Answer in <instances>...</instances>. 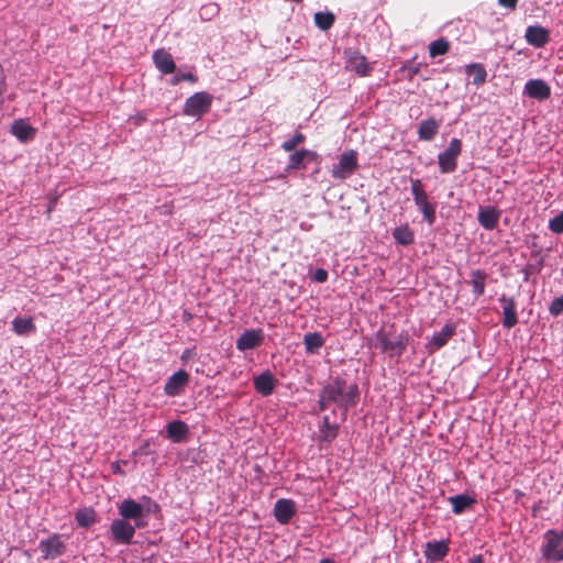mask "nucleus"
<instances>
[{
    "label": "nucleus",
    "mask_w": 563,
    "mask_h": 563,
    "mask_svg": "<svg viewBox=\"0 0 563 563\" xmlns=\"http://www.w3.org/2000/svg\"><path fill=\"white\" fill-rule=\"evenodd\" d=\"M410 185L415 205L421 211L428 224L432 225L435 221V205L429 201V196L420 179L410 178Z\"/></svg>",
    "instance_id": "2"
},
{
    "label": "nucleus",
    "mask_w": 563,
    "mask_h": 563,
    "mask_svg": "<svg viewBox=\"0 0 563 563\" xmlns=\"http://www.w3.org/2000/svg\"><path fill=\"white\" fill-rule=\"evenodd\" d=\"M450 49V43L448 40L441 37L430 43L429 55L434 58L440 55H444Z\"/></svg>",
    "instance_id": "36"
},
{
    "label": "nucleus",
    "mask_w": 563,
    "mask_h": 563,
    "mask_svg": "<svg viewBox=\"0 0 563 563\" xmlns=\"http://www.w3.org/2000/svg\"><path fill=\"white\" fill-rule=\"evenodd\" d=\"M441 122L434 118H429L420 122L418 128V137L421 141H432L439 132Z\"/></svg>",
    "instance_id": "22"
},
{
    "label": "nucleus",
    "mask_w": 563,
    "mask_h": 563,
    "mask_svg": "<svg viewBox=\"0 0 563 563\" xmlns=\"http://www.w3.org/2000/svg\"><path fill=\"white\" fill-rule=\"evenodd\" d=\"M277 380L271 372H264L254 379V387L262 396H269L276 387Z\"/></svg>",
    "instance_id": "23"
},
{
    "label": "nucleus",
    "mask_w": 563,
    "mask_h": 563,
    "mask_svg": "<svg viewBox=\"0 0 563 563\" xmlns=\"http://www.w3.org/2000/svg\"><path fill=\"white\" fill-rule=\"evenodd\" d=\"M549 312L553 316V317H558L560 316L561 313H563V295L560 296V297H556L552 300L550 307H549Z\"/></svg>",
    "instance_id": "39"
},
{
    "label": "nucleus",
    "mask_w": 563,
    "mask_h": 563,
    "mask_svg": "<svg viewBox=\"0 0 563 563\" xmlns=\"http://www.w3.org/2000/svg\"><path fill=\"white\" fill-rule=\"evenodd\" d=\"M470 563H484V558L482 554L473 555L470 560Z\"/></svg>",
    "instance_id": "43"
},
{
    "label": "nucleus",
    "mask_w": 563,
    "mask_h": 563,
    "mask_svg": "<svg viewBox=\"0 0 563 563\" xmlns=\"http://www.w3.org/2000/svg\"><path fill=\"white\" fill-rule=\"evenodd\" d=\"M318 158V154L310 150H299L290 154L287 170L306 168L305 162H313Z\"/></svg>",
    "instance_id": "20"
},
{
    "label": "nucleus",
    "mask_w": 563,
    "mask_h": 563,
    "mask_svg": "<svg viewBox=\"0 0 563 563\" xmlns=\"http://www.w3.org/2000/svg\"><path fill=\"white\" fill-rule=\"evenodd\" d=\"M449 503L452 505V511L455 515H461L467 508H471L476 503V499L467 494H460L449 497Z\"/></svg>",
    "instance_id": "27"
},
{
    "label": "nucleus",
    "mask_w": 563,
    "mask_h": 563,
    "mask_svg": "<svg viewBox=\"0 0 563 563\" xmlns=\"http://www.w3.org/2000/svg\"><path fill=\"white\" fill-rule=\"evenodd\" d=\"M526 40L530 45L541 48L549 43L550 34L543 26L531 25L526 30Z\"/></svg>",
    "instance_id": "17"
},
{
    "label": "nucleus",
    "mask_w": 563,
    "mask_h": 563,
    "mask_svg": "<svg viewBox=\"0 0 563 563\" xmlns=\"http://www.w3.org/2000/svg\"><path fill=\"white\" fill-rule=\"evenodd\" d=\"M274 517L280 525H287L297 514L296 503L292 499L280 498L274 505Z\"/></svg>",
    "instance_id": "11"
},
{
    "label": "nucleus",
    "mask_w": 563,
    "mask_h": 563,
    "mask_svg": "<svg viewBox=\"0 0 563 563\" xmlns=\"http://www.w3.org/2000/svg\"><path fill=\"white\" fill-rule=\"evenodd\" d=\"M35 329H36L35 324L31 317H29V318L16 317L12 321V330L18 335H26L31 332H34Z\"/></svg>",
    "instance_id": "31"
},
{
    "label": "nucleus",
    "mask_w": 563,
    "mask_h": 563,
    "mask_svg": "<svg viewBox=\"0 0 563 563\" xmlns=\"http://www.w3.org/2000/svg\"><path fill=\"white\" fill-rule=\"evenodd\" d=\"M153 62L156 68L164 75L172 74L176 69L172 54L163 48L154 52Z\"/></svg>",
    "instance_id": "19"
},
{
    "label": "nucleus",
    "mask_w": 563,
    "mask_h": 563,
    "mask_svg": "<svg viewBox=\"0 0 563 563\" xmlns=\"http://www.w3.org/2000/svg\"><path fill=\"white\" fill-rule=\"evenodd\" d=\"M328 279V272L323 268H318L314 272V280L318 283H324Z\"/></svg>",
    "instance_id": "41"
},
{
    "label": "nucleus",
    "mask_w": 563,
    "mask_h": 563,
    "mask_svg": "<svg viewBox=\"0 0 563 563\" xmlns=\"http://www.w3.org/2000/svg\"><path fill=\"white\" fill-rule=\"evenodd\" d=\"M462 153V141L454 137L450 141L448 147L439 153L438 165L442 174H451L456 170L457 158Z\"/></svg>",
    "instance_id": "3"
},
{
    "label": "nucleus",
    "mask_w": 563,
    "mask_h": 563,
    "mask_svg": "<svg viewBox=\"0 0 563 563\" xmlns=\"http://www.w3.org/2000/svg\"><path fill=\"white\" fill-rule=\"evenodd\" d=\"M331 426H333V423L330 422V418L328 416H324L320 428H329Z\"/></svg>",
    "instance_id": "44"
},
{
    "label": "nucleus",
    "mask_w": 563,
    "mask_h": 563,
    "mask_svg": "<svg viewBox=\"0 0 563 563\" xmlns=\"http://www.w3.org/2000/svg\"><path fill=\"white\" fill-rule=\"evenodd\" d=\"M465 71L468 76H473V84L481 86L486 81L487 71L482 64H470L465 67Z\"/></svg>",
    "instance_id": "32"
},
{
    "label": "nucleus",
    "mask_w": 563,
    "mask_h": 563,
    "mask_svg": "<svg viewBox=\"0 0 563 563\" xmlns=\"http://www.w3.org/2000/svg\"><path fill=\"white\" fill-rule=\"evenodd\" d=\"M212 101V95L206 91L196 92L185 101L183 112L188 117L200 118L210 110Z\"/></svg>",
    "instance_id": "5"
},
{
    "label": "nucleus",
    "mask_w": 563,
    "mask_h": 563,
    "mask_svg": "<svg viewBox=\"0 0 563 563\" xmlns=\"http://www.w3.org/2000/svg\"><path fill=\"white\" fill-rule=\"evenodd\" d=\"M77 523L82 528H89L97 521L96 511L92 508L78 510L75 515Z\"/></svg>",
    "instance_id": "34"
},
{
    "label": "nucleus",
    "mask_w": 563,
    "mask_h": 563,
    "mask_svg": "<svg viewBox=\"0 0 563 563\" xmlns=\"http://www.w3.org/2000/svg\"><path fill=\"white\" fill-rule=\"evenodd\" d=\"M167 437L175 443L181 442L188 434V426L181 420H174L166 426Z\"/></svg>",
    "instance_id": "26"
},
{
    "label": "nucleus",
    "mask_w": 563,
    "mask_h": 563,
    "mask_svg": "<svg viewBox=\"0 0 563 563\" xmlns=\"http://www.w3.org/2000/svg\"><path fill=\"white\" fill-rule=\"evenodd\" d=\"M376 338L383 352H391L401 355L407 347V336L401 334L391 339L386 332L378 331Z\"/></svg>",
    "instance_id": "10"
},
{
    "label": "nucleus",
    "mask_w": 563,
    "mask_h": 563,
    "mask_svg": "<svg viewBox=\"0 0 563 563\" xmlns=\"http://www.w3.org/2000/svg\"><path fill=\"white\" fill-rule=\"evenodd\" d=\"M549 229L555 234H563V210L558 216L550 219Z\"/></svg>",
    "instance_id": "38"
},
{
    "label": "nucleus",
    "mask_w": 563,
    "mask_h": 563,
    "mask_svg": "<svg viewBox=\"0 0 563 563\" xmlns=\"http://www.w3.org/2000/svg\"><path fill=\"white\" fill-rule=\"evenodd\" d=\"M498 4L514 11L517 8L518 0H498Z\"/></svg>",
    "instance_id": "42"
},
{
    "label": "nucleus",
    "mask_w": 563,
    "mask_h": 563,
    "mask_svg": "<svg viewBox=\"0 0 563 563\" xmlns=\"http://www.w3.org/2000/svg\"><path fill=\"white\" fill-rule=\"evenodd\" d=\"M303 345L307 353H317L324 344V339L319 332H309L303 336Z\"/></svg>",
    "instance_id": "29"
},
{
    "label": "nucleus",
    "mask_w": 563,
    "mask_h": 563,
    "mask_svg": "<svg viewBox=\"0 0 563 563\" xmlns=\"http://www.w3.org/2000/svg\"><path fill=\"white\" fill-rule=\"evenodd\" d=\"M487 275L481 269L472 271L470 284L472 285V291L475 296L479 297L485 291Z\"/></svg>",
    "instance_id": "30"
},
{
    "label": "nucleus",
    "mask_w": 563,
    "mask_h": 563,
    "mask_svg": "<svg viewBox=\"0 0 563 563\" xmlns=\"http://www.w3.org/2000/svg\"><path fill=\"white\" fill-rule=\"evenodd\" d=\"M525 93L536 100H547L551 96L550 86L542 79H530L525 85Z\"/></svg>",
    "instance_id": "14"
},
{
    "label": "nucleus",
    "mask_w": 563,
    "mask_h": 563,
    "mask_svg": "<svg viewBox=\"0 0 563 563\" xmlns=\"http://www.w3.org/2000/svg\"><path fill=\"white\" fill-rule=\"evenodd\" d=\"M183 80H188L190 82H196L197 81V76L194 75L192 73H184V74H177L175 75L172 79H170V84L173 86H176L178 85L180 81Z\"/></svg>",
    "instance_id": "40"
},
{
    "label": "nucleus",
    "mask_w": 563,
    "mask_h": 563,
    "mask_svg": "<svg viewBox=\"0 0 563 563\" xmlns=\"http://www.w3.org/2000/svg\"><path fill=\"white\" fill-rule=\"evenodd\" d=\"M357 167V154L355 151L350 150L341 154L338 164L333 165L331 169V175L335 179L344 180L349 178Z\"/></svg>",
    "instance_id": "6"
},
{
    "label": "nucleus",
    "mask_w": 563,
    "mask_h": 563,
    "mask_svg": "<svg viewBox=\"0 0 563 563\" xmlns=\"http://www.w3.org/2000/svg\"><path fill=\"white\" fill-rule=\"evenodd\" d=\"M338 433H339V424L338 423H333V426H331L329 428H320L319 429V438H318L320 448L330 445L338 437Z\"/></svg>",
    "instance_id": "33"
},
{
    "label": "nucleus",
    "mask_w": 563,
    "mask_h": 563,
    "mask_svg": "<svg viewBox=\"0 0 563 563\" xmlns=\"http://www.w3.org/2000/svg\"><path fill=\"white\" fill-rule=\"evenodd\" d=\"M503 308V327L511 329L518 323L517 302L512 297L503 295L499 299Z\"/></svg>",
    "instance_id": "13"
},
{
    "label": "nucleus",
    "mask_w": 563,
    "mask_h": 563,
    "mask_svg": "<svg viewBox=\"0 0 563 563\" xmlns=\"http://www.w3.org/2000/svg\"><path fill=\"white\" fill-rule=\"evenodd\" d=\"M313 20H314L316 25L320 30L328 31L334 24L335 15L329 11H327V12L319 11V12L314 13Z\"/></svg>",
    "instance_id": "35"
},
{
    "label": "nucleus",
    "mask_w": 563,
    "mask_h": 563,
    "mask_svg": "<svg viewBox=\"0 0 563 563\" xmlns=\"http://www.w3.org/2000/svg\"><path fill=\"white\" fill-rule=\"evenodd\" d=\"M264 342V332L262 329L245 330L236 340L239 351H247L258 347Z\"/></svg>",
    "instance_id": "12"
},
{
    "label": "nucleus",
    "mask_w": 563,
    "mask_h": 563,
    "mask_svg": "<svg viewBox=\"0 0 563 563\" xmlns=\"http://www.w3.org/2000/svg\"><path fill=\"white\" fill-rule=\"evenodd\" d=\"M500 218V211L497 210L495 207H482L479 208L477 220L478 223L485 229V230H494L497 228L498 222Z\"/></svg>",
    "instance_id": "18"
},
{
    "label": "nucleus",
    "mask_w": 563,
    "mask_h": 563,
    "mask_svg": "<svg viewBox=\"0 0 563 563\" xmlns=\"http://www.w3.org/2000/svg\"><path fill=\"white\" fill-rule=\"evenodd\" d=\"M544 542L541 547V554L547 561L562 562L560 545L563 542V530L550 529L543 534Z\"/></svg>",
    "instance_id": "4"
},
{
    "label": "nucleus",
    "mask_w": 563,
    "mask_h": 563,
    "mask_svg": "<svg viewBox=\"0 0 563 563\" xmlns=\"http://www.w3.org/2000/svg\"><path fill=\"white\" fill-rule=\"evenodd\" d=\"M11 133L21 142H27L35 136V129L23 120H16L11 125Z\"/></svg>",
    "instance_id": "24"
},
{
    "label": "nucleus",
    "mask_w": 563,
    "mask_h": 563,
    "mask_svg": "<svg viewBox=\"0 0 563 563\" xmlns=\"http://www.w3.org/2000/svg\"><path fill=\"white\" fill-rule=\"evenodd\" d=\"M188 383L189 374L184 369H179L167 379L164 391L168 396H177Z\"/></svg>",
    "instance_id": "15"
},
{
    "label": "nucleus",
    "mask_w": 563,
    "mask_h": 563,
    "mask_svg": "<svg viewBox=\"0 0 563 563\" xmlns=\"http://www.w3.org/2000/svg\"><path fill=\"white\" fill-rule=\"evenodd\" d=\"M559 558H561V559H562V561H563V548H562V555H560Z\"/></svg>",
    "instance_id": "46"
},
{
    "label": "nucleus",
    "mask_w": 563,
    "mask_h": 563,
    "mask_svg": "<svg viewBox=\"0 0 563 563\" xmlns=\"http://www.w3.org/2000/svg\"><path fill=\"white\" fill-rule=\"evenodd\" d=\"M137 527L132 526L126 520L120 518L114 519L110 525V532L115 543L131 544Z\"/></svg>",
    "instance_id": "7"
},
{
    "label": "nucleus",
    "mask_w": 563,
    "mask_h": 563,
    "mask_svg": "<svg viewBox=\"0 0 563 563\" xmlns=\"http://www.w3.org/2000/svg\"><path fill=\"white\" fill-rule=\"evenodd\" d=\"M38 548L44 560L56 559L66 552V544L58 533H53L47 539L41 540Z\"/></svg>",
    "instance_id": "8"
},
{
    "label": "nucleus",
    "mask_w": 563,
    "mask_h": 563,
    "mask_svg": "<svg viewBox=\"0 0 563 563\" xmlns=\"http://www.w3.org/2000/svg\"><path fill=\"white\" fill-rule=\"evenodd\" d=\"M455 334V325L453 323H446L441 331L435 332L428 343V347L431 351H435L444 346L449 340Z\"/></svg>",
    "instance_id": "21"
},
{
    "label": "nucleus",
    "mask_w": 563,
    "mask_h": 563,
    "mask_svg": "<svg viewBox=\"0 0 563 563\" xmlns=\"http://www.w3.org/2000/svg\"><path fill=\"white\" fill-rule=\"evenodd\" d=\"M347 68L355 71L360 76H366L371 71V67L364 55L353 52L347 59Z\"/></svg>",
    "instance_id": "25"
},
{
    "label": "nucleus",
    "mask_w": 563,
    "mask_h": 563,
    "mask_svg": "<svg viewBox=\"0 0 563 563\" xmlns=\"http://www.w3.org/2000/svg\"><path fill=\"white\" fill-rule=\"evenodd\" d=\"M119 515L124 520H135V527L143 528L145 522L142 521L144 510L141 504L134 499H124L119 506Z\"/></svg>",
    "instance_id": "9"
},
{
    "label": "nucleus",
    "mask_w": 563,
    "mask_h": 563,
    "mask_svg": "<svg viewBox=\"0 0 563 563\" xmlns=\"http://www.w3.org/2000/svg\"><path fill=\"white\" fill-rule=\"evenodd\" d=\"M358 387L356 384L347 385L341 377H335L325 385L319 395V409L325 410L331 404H335L344 412L354 407L358 401Z\"/></svg>",
    "instance_id": "1"
},
{
    "label": "nucleus",
    "mask_w": 563,
    "mask_h": 563,
    "mask_svg": "<svg viewBox=\"0 0 563 563\" xmlns=\"http://www.w3.org/2000/svg\"><path fill=\"white\" fill-rule=\"evenodd\" d=\"M393 236L398 244L404 246L410 245L415 241V233L407 223L396 227L393 230Z\"/></svg>",
    "instance_id": "28"
},
{
    "label": "nucleus",
    "mask_w": 563,
    "mask_h": 563,
    "mask_svg": "<svg viewBox=\"0 0 563 563\" xmlns=\"http://www.w3.org/2000/svg\"><path fill=\"white\" fill-rule=\"evenodd\" d=\"M449 551L450 548L446 541H429L426 544L424 556L427 561L439 562L448 555Z\"/></svg>",
    "instance_id": "16"
},
{
    "label": "nucleus",
    "mask_w": 563,
    "mask_h": 563,
    "mask_svg": "<svg viewBox=\"0 0 563 563\" xmlns=\"http://www.w3.org/2000/svg\"><path fill=\"white\" fill-rule=\"evenodd\" d=\"M306 140V136L300 133V132H297L291 139L285 141L283 144H282V148L286 152H291L294 151L299 144L303 143V141Z\"/></svg>",
    "instance_id": "37"
},
{
    "label": "nucleus",
    "mask_w": 563,
    "mask_h": 563,
    "mask_svg": "<svg viewBox=\"0 0 563 563\" xmlns=\"http://www.w3.org/2000/svg\"><path fill=\"white\" fill-rule=\"evenodd\" d=\"M320 563H333V561L330 559H322Z\"/></svg>",
    "instance_id": "45"
}]
</instances>
